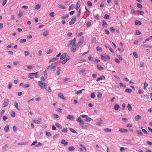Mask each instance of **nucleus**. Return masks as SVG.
<instances>
[{
    "label": "nucleus",
    "instance_id": "obj_55",
    "mask_svg": "<svg viewBox=\"0 0 152 152\" xmlns=\"http://www.w3.org/2000/svg\"><path fill=\"white\" fill-rule=\"evenodd\" d=\"M104 31L106 34L107 35L110 34V33L109 31L108 30L105 29H104Z\"/></svg>",
    "mask_w": 152,
    "mask_h": 152
},
{
    "label": "nucleus",
    "instance_id": "obj_14",
    "mask_svg": "<svg viewBox=\"0 0 152 152\" xmlns=\"http://www.w3.org/2000/svg\"><path fill=\"white\" fill-rule=\"evenodd\" d=\"M102 24L104 27L106 28L107 26V24L104 20H102Z\"/></svg>",
    "mask_w": 152,
    "mask_h": 152
},
{
    "label": "nucleus",
    "instance_id": "obj_60",
    "mask_svg": "<svg viewBox=\"0 0 152 152\" xmlns=\"http://www.w3.org/2000/svg\"><path fill=\"white\" fill-rule=\"evenodd\" d=\"M37 143V141L36 140L34 141L32 144L31 145V146L32 145H34L35 146V145H36V144Z\"/></svg>",
    "mask_w": 152,
    "mask_h": 152
},
{
    "label": "nucleus",
    "instance_id": "obj_48",
    "mask_svg": "<svg viewBox=\"0 0 152 152\" xmlns=\"http://www.w3.org/2000/svg\"><path fill=\"white\" fill-rule=\"evenodd\" d=\"M104 18L105 19H108L110 18V16L107 14H105L104 15Z\"/></svg>",
    "mask_w": 152,
    "mask_h": 152
},
{
    "label": "nucleus",
    "instance_id": "obj_11",
    "mask_svg": "<svg viewBox=\"0 0 152 152\" xmlns=\"http://www.w3.org/2000/svg\"><path fill=\"white\" fill-rule=\"evenodd\" d=\"M76 42V39L75 38L69 41V45H75Z\"/></svg>",
    "mask_w": 152,
    "mask_h": 152
},
{
    "label": "nucleus",
    "instance_id": "obj_25",
    "mask_svg": "<svg viewBox=\"0 0 152 152\" xmlns=\"http://www.w3.org/2000/svg\"><path fill=\"white\" fill-rule=\"evenodd\" d=\"M55 125L59 129H61L62 128L61 126L58 123H56Z\"/></svg>",
    "mask_w": 152,
    "mask_h": 152
},
{
    "label": "nucleus",
    "instance_id": "obj_12",
    "mask_svg": "<svg viewBox=\"0 0 152 152\" xmlns=\"http://www.w3.org/2000/svg\"><path fill=\"white\" fill-rule=\"evenodd\" d=\"M57 71L56 72V75L58 76L59 75L60 73L61 67H58L57 68Z\"/></svg>",
    "mask_w": 152,
    "mask_h": 152
},
{
    "label": "nucleus",
    "instance_id": "obj_17",
    "mask_svg": "<svg viewBox=\"0 0 152 152\" xmlns=\"http://www.w3.org/2000/svg\"><path fill=\"white\" fill-rule=\"evenodd\" d=\"M70 59L69 58H67L61 61V63L63 64H65L66 62Z\"/></svg>",
    "mask_w": 152,
    "mask_h": 152
},
{
    "label": "nucleus",
    "instance_id": "obj_28",
    "mask_svg": "<svg viewBox=\"0 0 152 152\" xmlns=\"http://www.w3.org/2000/svg\"><path fill=\"white\" fill-rule=\"evenodd\" d=\"M96 42V38L95 37H93L92 38V39L91 41V42L92 43H95Z\"/></svg>",
    "mask_w": 152,
    "mask_h": 152
},
{
    "label": "nucleus",
    "instance_id": "obj_51",
    "mask_svg": "<svg viewBox=\"0 0 152 152\" xmlns=\"http://www.w3.org/2000/svg\"><path fill=\"white\" fill-rule=\"evenodd\" d=\"M102 96V93L100 92H99L97 94V97L98 98H101Z\"/></svg>",
    "mask_w": 152,
    "mask_h": 152
},
{
    "label": "nucleus",
    "instance_id": "obj_7",
    "mask_svg": "<svg viewBox=\"0 0 152 152\" xmlns=\"http://www.w3.org/2000/svg\"><path fill=\"white\" fill-rule=\"evenodd\" d=\"M9 103V101L7 99H5L3 103L4 107H5L7 106Z\"/></svg>",
    "mask_w": 152,
    "mask_h": 152
},
{
    "label": "nucleus",
    "instance_id": "obj_44",
    "mask_svg": "<svg viewBox=\"0 0 152 152\" xmlns=\"http://www.w3.org/2000/svg\"><path fill=\"white\" fill-rule=\"evenodd\" d=\"M40 8V6L39 4H37L35 6L34 8L37 10H38Z\"/></svg>",
    "mask_w": 152,
    "mask_h": 152
},
{
    "label": "nucleus",
    "instance_id": "obj_59",
    "mask_svg": "<svg viewBox=\"0 0 152 152\" xmlns=\"http://www.w3.org/2000/svg\"><path fill=\"white\" fill-rule=\"evenodd\" d=\"M62 132L64 133H66L67 132V130L66 128H64L61 130Z\"/></svg>",
    "mask_w": 152,
    "mask_h": 152
},
{
    "label": "nucleus",
    "instance_id": "obj_37",
    "mask_svg": "<svg viewBox=\"0 0 152 152\" xmlns=\"http://www.w3.org/2000/svg\"><path fill=\"white\" fill-rule=\"evenodd\" d=\"M14 104H15V107L18 110H19V108H18V102H17L15 101V102H14Z\"/></svg>",
    "mask_w": 152,
    "mask_h": 152
},
{
    "label": "nucleus",
    "instance_id": "obj_41",
    "mask_svg": "<svg viewBox=\"0 0 152 152\" xmlns=\"http://www.w3.org/2000/svg\"><path fill=\"white\" fill-rule=\"evenodd\" d=\"M133 55L135 58H137L138 57V55L137 52H134L133 53Z\"/></svg>",
    "mask_w": 152,
    "mask_h": 152
},
{
    "label": "nucleus",
    "instance_id": "obj_57",
    "mask_svg": "<svg viewBox=\"0 0 152 152\" xmlns=\"http://www.w3.org/2000/svg\"><path fill=\"white\" fill-rule=\"evenodd\" d=\"M91 25V23L90 21H88L86 25L88 27H90Z\"/></svg>",
    "mask_w": 152,
    "mask_h": 152
},
{
    "label": "nucleus",
    "instance_id": "obj_39",
    "mask_svg": "<svg viewBox=\"0 0 152 152\" xmlns=\"http://www.w3.org/2000/svg\"><path fill=\"white\" fill-rule=\"evenodd\" d=\"M26 39H20V41L19 42L20 43H24L26 42Z\"/></svg>",
    "mask_w": 152,
    "mask_h": 152
},
{
    "label": "nucleus",
    "instance_id": "obj_16",
    "mask_svg": "<svg viewBox=\"0 0 152 152\" xmlns=\"http://www.w3.org/2000/svg\"><path fill=\"white\" fill-rule=\"evenodd\" d=\"M80 6V3L79 1H78L76 4V10H77Z\"/></svg>",
    "mask_w": 152,
    "mask_h": 152
},
{
    "label": "nucleus",
    "instance_id": "obj_61",
    "mask_svg": "<svg viewBox=\"0 0 152 152\" xmlns=\"http://www.w3.org/2000/svg\"><path fill=\"white\" fill-rule=\"evenodd\" d=\"M43 73H44V76L45 77H47V71H46V70H45V71H44Z\"/></svg>",
    "mask_w": 152,
    "mask_h": 152
},
{
    "label": "nucleus",
    "instance_id": "obj_45",
    "mask_svg": "<svg viewBox=\"0 0 152 152\" xmlns=\"http://www.w3.org/2000/svg\"><path fill=\"white\" fill-rule=\"evenodd\" d=\"M96 49L98 51H100V52L102 51V48L100 47H99V46L97 47L96 48Z\"/></svg>",
    "mask_w": 152,
    "mask_h": 152
},
{
    "label": "nucleus",
    "instance_id": "obj_3",
    "mask_svg": "<svg viewBox=\"0 0 152 152\" xmlns=\"http://www.w3.org/2000/svg\"><path fill=\"white\" fill-rule=\"evenodd\" d=\"M38 85L41 88L45 89L46 86L45 83L40 81H38Z\"/></svg>",
    "mask_w": 152,
    "mask_h": 152
},
{
    "label": "nucleus",
    "instance_id": "obj_18",
    "mask_svg": "<svg viewBox=\"0 0 152 152\" xmlns=\"http://www.w3.org/2000/svg\"><path fill=\"white\" fill-rule=\"evenodd\" d=\"M135 24L136 25L140 26L142 24L141 22L138 20H135Z\"/></svg>",
    "mask_w": 152,
    "mask_h": 152
},
{
    "label": "nucleus",
    "instance_id": "obj_15",
    "mask_svg": "<svg viewBox=\"0 0 152 152\" xmlns=\"http://www.w3.org/2000/svg\"><path fill=\"white\" fill-rule=\"evenodd\" d=\"M105 79V77L103 76L102 75V76H101L99 77L96 80V81L97 82L99 81L100 80H104Z\"/></svg>",
    "mask_w": 152,
    "mask_h": 152
},
{
    "label": "nucleus",
    "instance_id": "obj_43",
    "mask_svg": "<svg viewBox=\"0 0 152 152\" xmlns=\"http://www.w3.org/2000/svg\"><path fill=\"white\" fill-rule=\"evenodd\" d=\"M48 34L47 31H46L43 33V35L44 37H46Z\"/></svg>",
    "mask_w": 152,
    "mask_h": 152
},
{
    "label": "nucleus",
    "instance_id": "obj_46",
    "mask_svg": "<svg viewBox=\"0 0 152 152\" xmlns=\"http://www.w3.org/2000/svg\"><path fill=\"white\" fill-rule=\"evenodd\" d=\"M69 130L71 132L73 133H77L72 128H69Z\"/></svg>",
    "mask_w": 152,
    "mask_h": 152
},
{
    "label": "nucleus",
    "instance_id": "obj_33",
    "mask_svg": "<svg viewBox=\"0 0 152 152\" xmlns=\"http://www.w3.org/2000/svg\"><path fill=\"white\" fill-rule=\"evenodd\" d=\"M127 108L128 109V110L130 111L132 110V107L131 105L129 104H128V105L127 106Z\"/></svg>",
    "mask_w": 152,
    "mask_h": 152
},
{
    "label": "nucleus",
    "instance_id": "obj_56",
    "mask_svg": "<svg viewBox=\"0 0 152 152\" xmlns=\"http://www.w3.org/2000/svg\"><path fill=\"white\" fill-rule=\"evenodd\" d=\"M137 7L140 8H142V5L139 3H137Z\"/></svg>",
    "mask_w": 152,
    "mask_h": 152
},
{
    "label": "nucleus",
    "instance_id": "obj_40",
    "mask_svg": "<svg viewBox=\"0 0 152 152\" xmlns=\"http://www.w3.org/2000/svg\"><path fill=\"white\" fill-rule=\"evenodd\" d=\"M97 68L100 70H102L104 68L100 65H98L97 66Z\"/></svg>",
    "mask_w": 152,
    "mask_h": 152
},
{
    "label": "nucleus",
    "instance_id": "obj_10",
    "mask_svg": "<svg viewBox=\"0 0 152 152\" xmlns=\"http://www.w3.org/2000/svg\"><path fill=\"white\" fill-rule=\"evenodd\" d=\"M76 48V47L75 45H72L71 48V51L73 53H74L75 52V50Z\"/></svg>",
    "mask_w": 152,
    "mask_h": 152
},
{
    "label": "nucleus",
    "instance_id": "obj_63",
    "mask_svg": "<svg viewBox=\"0 0 152 152\" xmlns=\"http://www.w3.org/2000/svg\"><path fill=\"white\" fill-rule=\"evenodd\" d=\"M137 132L138 134L139 135H142V132L141 131H139V130H137Z\"/></svg>",
    "mask_w": 152,
    "mask_h": 152
},
{
    "label": "nucleus",
    "instance_id": "obj_58",
    "mask_svg": "<svg viewBox=\"0 0 152 152\" xmlns=\"http://www.w3.org/2000/svg\"><path fill=\"white\" fill-rule=\"evenodd\" d=\"M23 15V13L21 12H19L18 14V16L19 18H20Z\"/></svg>",
    "mask_w": 152,
    "mask_h": 152
},
{
    "label": "nucleus",
    "instance_id": "obj_29",
    "mask_svg": "<svg viewBox=\"0 0 152 152\" xmlns=\"http://www.w3.org/2000/svg\"><path fill=\"white\" fill-rule=\"evenodd\" d=\"M69 17L68 14H67L66 15H64L61 17V19L63 20L65 19L66 18H68Z\"/></svg>",
    "mask_w": 152,
    "mask_h": 152
},
{
    "label": "nucleus",
    "instance_id": "obj_5",
    "mask_svg": "<svg viewBox=\"0 0 152 152\" xmlns=\"http://www.w3.org/2000/svg\"><path fill=\"white\" fill-rule=\"evenodd\" d=\"M38 73V72H36L35 73H30L29 74L28 77L29 78H31V79H33L34 78V75L36 74H36H37Z\"/></svg>",
    "mask_w": 152,
    "mask_h": 152
},
{
    "label": "nucleus",
    "instance_id": "obj_19",
    "mask_svg": "<svg viewBox=\"0 0 152 152\" xmlns=\"http://www.w3.org/2000/svg\"><path fill=\"white\" fill-rule=\"evenodd\" d=\"M67 118L70 120H73L75 118L72 115H69L67 116Z\"/></svg>",
    "mask_w": 152,
    "mask_h": 152
},
{
    "label": "nucleus",
    "instance_id": "obj_30",
    "mask_svg": "<svg viewBox=\"0 0 152 152\" xmlns=\"http://www.w3.org/2000/svg\"><path fill=\"white\" fill-rule=\"evenodd\" d=\"M58 58L57 57H55L52 59H51L49 61V62H52L54 61H56L58 60Z\"/></svg>",
    "mask_w": 152,
    "mask_h": 152
},
{
    "label": "nucleus",
    "instance_id": "obj_20",
    "mask_svg": "<svg viewBox=\"0 0 152 152\" xmlns=\"http://www.w3.org/2000/svg\"><path fill=\"white\" fill-rule=\"evenodd\" d=\"M61 143L63 144L64 145H67L68 144V142L64 139L62 140H61Z\"/></svg>",
    "mask_w": 152,
    "mask_h": 152
},
{
    "label": "nucleus",
    "instance_id": "obj_36",
    "mask_svg": "<svg viewBox=\"0 0 152 152\" xmlns=\"http://www.w3.org/2000/svg\"><path fill=\"white\" fill-rule=\"evenodd\" d=\"M92 119L91 118H90L88 117L87 116V117L85 119V120L86 122H89Z\"/></svg>",
    "mask_w": 152,
    "mask_h": 152
},
{
    "label": "nucleus",
    "instance_id": "obj_47",
    "mask_svg": "<svg viewBox=\"0 0 152 152\" xmlns=\"http://www.w3.org/2000/svg\"><path fill=\"white\" fill-rule=\"evenodd\" d=\"M119 84H120V87H122L123 88H125L126 87V86L121 83H120Z\"/></svg>",
    "mask_w": 152,
    "mask_h": 152
},
{
    "label": "nucleus",
    "instance_id": "obj_42",
    "mask_svg": "<svg viewBox=\"0 0 152 152\" xmlns=\"http://www.w3.org/2000/svg\"><path fill=\"white\" fill-rule=\"evenodd\" d=\"M101 58L103 60L106 61L107 60V58L104 56H103L102 55H101Z\"/></svg>",
    "mask_w": 152,
    "mask_h": 152
},
{
    "label": "nucleus",
    "instance_id": "obj_4",
    "mask_svg": "<svg viewBox=\"0 0 152 152\" xmlns=\"http://www.w3.org/2000/svg\"><path fill=\"white\" fill-rule=\"evenodd\" d=\"M76 17L75 16H73L70 22L69 23V25H72L74 24L76 21Z\"/></svg>",
    "mask_w": 152,
    "mask_h": 152
},
{
    "label": "nucleus",
    "instance_id": "obj_27",
    "mask_svg": "<svg viewBox=\"0 0 152 152\" xmlns=\"http://www.w3.org/2000/svg\"><path fill=\"white\" fill-rule=\"evenodd\" d=\"M9 126L8 125H6L4 128V130L6 132H7L9 130Z\"/></svg>",
    "mask_w": 152,
    "mask_h": 152
},
{
    "label": "nucleus",
    "instance_id": "obj_62",
    "mask_svg": "<svg viewBox=\"0 0 152 152\" xmlns=\"http://www.w3.org/2000/svg\"><path fill=\"white\" fill-rule=\"evenodd\" d=\"M46 134L47 136L50 137L51 136L50 133L48 132H46Z\"/></svg>",
    "mask_w": 152,
    "mask_h": 152
},
{
    "label": "nucleus",
    "instance_id": "obj_1",
    "mask_svg": "<svg viewBox=\"0 0 152 152\" xmlns=\"http://www.w3.org/2000/svg\"><path fill=\"white\" fill-rule=\"evenodd\" d=\"M57 66V64L55 63H52L51 65L49 66L47 68V70H48L50 69L52 71H54L56 69V67Z\"/></svg>",
    "mask_w": 152,
    "mask_h": 152
},
{
    "label": "nucleus",
    "instance_id": "obj_52",
    "mask_svg": "<svg viewBox=\"0 0 152 152\" xmlns=\"http://www.w3.org/2000/svg\"><path fill=\"white\" fill-rule=\"evenodd\" d=\"M125 91L128 93H131L132 91V90L129 88H127L125 90Z\"/></svg>",
    "mask_w": 152,
    "mask_h": 152
},
{
    "label": "nucleus",
    "instance_id": "obj_50",
    "mask_svg": "<svg viewBox=\"0 0 152 152\" xmlns=\"http://www.w3.org/2000/svg\"><path fill=\"white\" fill-rule=\"evenodd\" d=\"M53 51L52 49H49L48 50H47V53L48 54H49L51 53Z\"/></svg>",
    "mask_w": 152,
    "mask_h": 152
},
{
    "label": "nucleus",
    "instance_id": "obj_6",
    "mask_svg": "<svg viewBox=\"0 0 152 152\" xmlns=\"http://www.w3.org/2000/svg\"><path fill=\"white\" fill-rule=\"evenodd\" d=\"M86 71V69H82L79 72V73L81 74L83 76H84L86 75L85 72Z\"/></svg>",
    "mask_w": 152,
    "mask_h": 152
},
{
    "label": "nucleus",
    "instance_id": "obj_8",
    "mask_svg": "<svg viewBox=\"0 0 152 152\" xmlns=\"http://www.w3.org/2000/svg\"><path fill=\"white\" fill-rule=\"evenodd\" d=\"M67 56V54L66 53H63L62 54L60 57V59L61 60H63Z\"/></svg>",
    "mask_w": 152,
    "mask_h": 152
},
{
    "label": "nucleus",
    "instance_id": "obj_49",
    "mask_svg": "<svg viewBox=\"0 0 152 152\" xmlns=\"http://www.w3.org/2000/svg\"><path fill=\"white\" fill-rule=\"evenodd\" d=\"M10 115L12 117H14L15 116V113L14 112H11Z\"/></svg>",
    "mask_w": 152,
    "mask_h": 152
},
{
    "label": "nucleus",
    "instance_id": "obj_23",
    "mask_svg": "<svg viewBox=\"0 0 152 152\" xmlns=\"http://www.w3.org/2000/svg\"><path fill=\"white\" fill-rule=\"evenodd\" d=\"M114 108L115 110H118L119 109L120 106L118 104H116L115 105Z\"/></svg>",
    "mask_w": 152,
    "mask_h": 152
},
{
    "label": "nucleus",
    "instance_id": "obj_35",
    "mask_svg": "<svg viewBox=\"0 0 152 152\" xmlns=\"http://www.w3.org/2000/svg\"><path fill=\"white\" fill-rule=\"evenodd\" d=\"M58 7L60 9H65L66 8V7L65 6L61 4L58 5Z\"/></svg>",
    "mask_w": 152,
    "mask_h": 152
},
{
    "label": "nucleus",
    "instance_id": "obj_64",
    "mask_svg": "<svg viewBox=\"0 0 152 152\" xmlns=\"http://www.w3.org/2000/svg\"><path fill=\"white\" fill-rule=\"evenodd\" d=\"M141 34V32L138 30H137L136 31V34L137 35H139Z\"/></svg>",
    "mask_w": 152,
    "mask_h": 152
},
{
    "label": "nucleus",
    "instance_id": "obj_21",
    "mask_svg": "<svg viewBox=\"0 0 152 152\" xmlns=\"http://www.w3.org/2000/svg\"><path fill=\"white\" fill-rule=\"evenodd\" d=\"M141 118V116L139 115H138L135 117L134 119L135 121H137Z\"/></svg>",
    "mask_w": 152,
    "mask_h": 152
},
{
    "label": "nucleus",
    "instance_id": "obj_53",
    "mask_svg": "<svg viewBox=\"0 0 152 152\" xmlns=\"http://www.w3.org/2000/svg\"><path fill=\"white\" fill-rule=\"evenodd\" d=\"M104 131L106 132H110L111 131V130L110 129L108 128H107L104 129Z\"/></svg>",
    "mask_w": 152,
    "mask_h": 152
},
{
    "label": "nucleus",
    "instance_id": "obj_54",
    "mask_svg": "<svg viewBox=\"0 0 152 152\" xmlns=\"http://www.w3.org/2000/svg\"><path fill=\"white\" fill-rule=\"evenodd\" d=\"M91 97L92 98H94L95 97V95L94 93H91Z\"/></svg>",
    "mask_w": 152,
    "mask_h": 152
},
{
    "label": "nucleus",
    "instance_id": "obj_13",
    "mask_svg": "<svg viewBox=\"0 0 152 152\" xmlns=\"http://www.w3.org/2000/svg\"><path fill=\"white\" fill-rule=\"evenodd\" d=\"M58 96L64 100H66L64 96L63 95L62 93H58Z\"/></svg>",
    "mask_w": 152,
    "mask_h": 152
},
{
    "label": "nucleus",
    "instance_id": "obj_9",
    "mask_svg": "<svg viewBox=\"0 0 152 152\" xmlns=\"http://www.w3.org/2000/svg\"><path fill=\"white\" fill-rule=\"evenodd\" d=\"M84 40V37L82 36L80 39L79 41L78 42V44L80 45H81L83 44Z\"/></svg>",
    "mask_w": 152,
    "mask_h": 152
},
{
    "label": "nucleus",
    "instance_id": "obj_31",
    "mask_svg": "<svg viewBox=\"0 0 152 152\" xmlns=\"http://www.w3.org/2000/svg\"><path fill=\"white\" fill-rule=\"evenodd\" d=\"M8 145L7 144H6L5 145H4L2 147V149L4 151H6V149L8 148Z\"/></svg>",
    "mask_w": 152,
    "mask_h": 152
},
{
    "label": "nucleus",
    "instance_id": "obj_34",
    "mask_svg": "<svg viewBox=\"0 0 152 152\" xmlns=\"http://www.w3.org/2000/svg\"><path fill=\"white\" fill-rule=\"evenodd\" d=\"M68 149L69 151H70L75 150V148L73 146H70L68 147Z\"/></svg>",
    "mask_w": 152,
    "mask_h": 152
},
{
    "label": "nucleus",
    "instance_id": "obj_24",
    "mask_svg": "<svg viewBox=\"0 0 152 152\" xmlns=\"http://www.w3.org/2000/svg\"><path fill=\"white\" fill-rule=\"evenodd\" d=\"M102 122L103 120L101 119H100V121L99 122L96 123V124L98 126H101L102 124Z\"/></svg>",
    "mask_w": 152,
    "mask_h": 152
},
{
    "label": "nucleus",
    "instance_id": "obj_38",
    "mask_svg": "<svg viewBox=\"0 0 152 152\" xmlns=\"http://www.w3.org/2000/svg\"><path fill=\"white\" fill-rule=\"evenodd\" d=\"M148 84L146 82H144V90H146V88L148 86Z\"/></svg>",
    "mask_w": 152,
    "mask_h": 152
},
{
    "label": "nucleus",
    "instance_id": "obj_26",
    "mask_svg": "<svg viewBox=\"0 0 152 152\" xmlns=\"http://www.w3.org/2000/svg\"><path fill=\"white\" fill-rule=\"evenodd\" d=\"M119 131L122 132H127L128 131V130L127 129L122 128L119 129Z\"/></svg>",
    "mask_w": 152,
    "mask_h": 152
},
{
    "label": "nucleus",
    "instance_id": "obj_32",
    "mask_svg": "<svg viewBox=\"0 0 152 152\" xmlns=\"http://www.w3.org/2000/svg\"><path fill=\"white\" fill-rule=\"evenodd\" d=\"M75 7V5L72 4L69 7V10H70L71 9H73V8H74Z\"/></svg>",
    "mask_w": 152,
    "mask_h": 152
},
{
    "label": "nucleus",
    "instance_id": "obj_2",
    "mask_svg": "<svg viewBox=\"0 0 152 152\" xmlns=\"http://www.w3.org/2000/svg\"><path fill=\"white\" fill-rule=\"evenodd\" d=\"M76 121L77 122L79 123L80 125L82 126V127L83 129H85L86 128L87 126H84V122L80 117H79L77 118Z\"/></svg>",
    "mask_w": 152,
    "mask_h": 152
},
{
    "label": "nucleus",
    "instance_id": "obj_22",
    "mask_svg": "<svg viewBox=\"0 0 152 152\" xmlns=\"http://www.w3.org/2000/svg\"><path fill=\"white\" fill-rule=\"evenodd\" d=\"M85 90V89H82L81 90H80L78 91H76L75 93L77 95H80L81 93H82V92L83 91H84Z\"/></svg>",
    "mask_w": 152,
    "mask_h": 152
}]
</instances>
